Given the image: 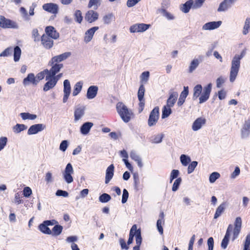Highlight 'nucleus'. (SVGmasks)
<instances>
[{
	"instance_id": "obj_1",
	"label": "nucleus",
	"mask_w": 250,
	"mask_h": 250,
	"mask_svg": "<svg viewBox=\"0 0 250 250\" xmlns=\"http://www.w3.org/2000/svg\"><path fill=\"white\" fill-rule=\"evenodd\" d=\"M246 49H244L240 55L236 54L232 59L229 73V81L233 82L238 75L240 67V61L245 56Z\"/></svg>"
},
{
	"instance_id": "obj_2",
	"label": "nucleus",
	"mask_w": 250,
	"mask_h": 250,
	"mask_svg": "<svg viewBox=\"0 0 250 250\" xmlns=\"http://www.w3.org/2000/svg\"><path fill=\"white\" fill-rule=\"evenodd\" d=\"M116 109L117 112L120 115L121 119L125 123H128L131 119L133 113L131 110L123 103L119 102L117 104Z\"/></svg>"
},
{
	"instance_id": "obj_3",
	"label": "nucleus",
	"mask_w": 250,
	"mask_h": 250,
	"mask_svg": "<svg viewBox=\"0 0 250 250\" xmlns=\"http://www.w3.org/2000/svg\"><path fill=\"white\" fill-rule=\"evenodd\" d=\"M159 118V108L158 106L155 107L150 112L148 120V125L150 127L156 125Z\"/></svg>"
},
{
	"instance_id": "obj_4",
	"label": "nucleus",
	"mask_w": 250,
	"mask_h": 250,
	"mask_svg": "<svg viewBox=\"0 0 250 250\" xmlns=\"http://www.w3.org/2000/svg\"><path fill=\"white\" fill-rule=\"evenodd\" d=\"M0 26L3 28H18V24L10 19L5 18L3 16H0Z\"/></svg>"
},
{
	"instance_id": "obj_5",
	"label": "nucleus",
	"mask_w": 250,
	"mask_h": 250,
	"mask_svg": "<svg viewBox=\"0 0 250 250\" xmlns=\"http://www.w3.org/2000/svg\"><path fill=\"white\" fill-rule=\"evenodd\" d=\"M242 226V219L240 217H237L234 222V228L232 229V237L231 240L234 241L240 233Z\"/></svg>"
},
{
	"instance_id": "obj_6",
	"label": "nucleus",
	"mask_w": 250,
	"mask_h": 250,
	"mask_svg": "<svg viewBox=\"0 0 250 250\" xmlns=\"http://www.w3.org/2000/svg\"><path fill=\"white\" fill-rule=\"evenodd\" d=\"M150 24L145 23H136L129 27V31L131 33L144 32L147 30L150 27Z\"/></svg>"
},
{
	"instance_id": "obj_7",
	"label": "nucleus",
	"mask_w": 250,
	"mask_h": 250,
	"mask_svg": "<svg viewBox=\"0 0 250 250\" xmlns=\"http://www.w3.org/2000/svg\"><path fill=\"white\" fill-rule=\"evenodd\" d=\"M73 172L72 165L70 163L67 164L63 173V177L65 181L68 184L72 183L73 181V178L71 176Z\"/></svg>"
},
{
	"instance_id": "obj_8",
	"label": "nucleus",
	"mask_w": 250,
	"mask_h": 250,
	"mask_svg": "<svg viewBox=\"0 0 250 250\" xmlns=\"http://www.w3.org/2000/svg\"><path fill=\"white\" fill-rule=\"evenodd\" d=\"M211 88L212 84L210 83L204 87L203 91L199 98L200 104L203 103L208 99L211 91Z\"/></svg>"
},
{
	"instance_id": "obj_9",
	"label": "nucleus",
	"mask_w": 250,
	"mask_h": 250,
	"mask_svg": "<svg viewBox=\"0 0 250 250\" xmlns=\"http://www.w3.org/2000/svg\"><path fill=\"white\" fill-rule=\"evenodd\" d=\"M232 229L233 226L231 224L229 225L227 228L225 235L221 244V247L224 250H225L228 247L229 242V236L232 232Z\"/></svg>"
},
{
	"instance_id": "obj_10",
	"label": "nucleus",
	"mask_w": 250,
	"mask_h": 250,
	"mask_svg": "<svg viewBox=\"0 0 250 250\" xmlns=\"http://www.w3.org/2000/svg\"><path fill=\"white\" fill-rule=\"evenodd\" d=\"M99 16L98 12L93 10H90L86 13L84 19L88 23H92L98 19Z\"/></svg>"
},
{
	"instance_id": "obj_11",
	"label": "nucleus",
	"mask_w": 250,
	"mask_h": 250,
	"mask_svg": "<svg viewBox=\"0 0 250 250\" xmlns=\"http://www.w3.org/2000/svg\"><path fill=\"white\" fill-rule=\"evenodd\" d=\"M63 97L62 101L63 103H65L71 93V85L70 82L68 80H65L63 82Z\"/></svg>"
},
{
	"instance_id": "obj_12",
	"label": "nucleus",
	"mask_w": 250,
	"mask_h": 250,
	"mask_svg": "<svg viewBox=\"0 0 250 250\" xmlns=\"http://www.w3.org/2000/svg\"><path fill=\"white\" fill-rule=\"evenodd\" d=\"M70 55H71V53L69 52H67L62 53L61 55L53 57L51 59V60L49 61V64L50 65H53L55 63H58V62H62V61L66 60L67 58H68L69 57H70Z\"/></svg>"
},
{
	"instance_id": "obj_13",
	"label": "nucleus",
	"mask_w": 250,
	"mask_h": 250,
	"mask_svg": "<svg viewBox=\"0 0 250 250\" xmlns=\"http://www.w3.org/2000/svg\"><path fill=\"white\" fill-rule=\"evenodd\" d=\"M250 134V119L246 120L241 129V136L242 138H248Z\"/></svg>"
},
{
	"instance_id": "obj_14",
	"label": "nucleus",
	"mask_w": 250,
	"mask_h": 250,
	"mask_svg": "<svg viewBox=\"0 0 250 250\" xmlns=\"http://www.w3.org/2000/svg\"><path fill=\"white\" fill-rule=\"evenodd\" d=\"M45 80L47 81V82L44 84L43 87V90L45 92L53 88L57 83L56 81L50 76H46Z\"/></svg>"
},
{
	"instance_id": "obj_15",
	"label": "nucleus",
	"mask_w": 250,
	"mask_h": 250,
	"mask_svg": "<svg viewBox=\"0 0 250 250\" xmlns=\"http://www.w3.org/2000/svg\"><path fill=\"white\" fill-rule=\"evenodd\" d=\"M206 123V120L203 117H199L197 118L193 123L192 125V129L196 131L200 129Z\"/></svg>"
},
{
	"instance_id": "obj_16",
	"label": "nucleus",
	"mask_w": 250,
	"mask_h": 250,
	"mask_svg": "<svg viewBox=\"0 0 250 250\" xmlns=\"http://www.w3.org/2000/svg\"><path fill=\"white\" fill-rule=\"evenodd\" d=\"M46 127L45 125L38 124L31 125L28 130L27 134L28 135H32L38 133L39 132L41 131L44 129Z\"/></svg>"
},
{
	"instance_id": "obj_17",
	"label": "nucleus",
	"mask_w": 250,
	"mask_h": 250,
	"mask_svg": "<svg viewBox=\"0 0 250 250\" xmlns=\"http://www.w3.org/2000/svg\"><path fill=\"white\" fill-rule=\"evenodd\" d=\"M42 8L46 11L50 12L53 14H56L58 13L59 6L56 3H48L44 4Z\"/></svg>"
},
{
	"instance_id": "obj_18",
	"label": "nucleus",
	"mask_w": 250,
	"mask_h": 250,
	"mask_svg": "<svg viewBox=\"0 0 250 250\" xmlns=\"http://www.w3.org/2000/svg\"><path fill=\"white\" fill-rule=\"evenodd\" d=\"M237 0H224L219 5L218 12L225 11L230 8Z\"/></svg>"
},
{
	"instance_id": "obj_19",
	"label": "nucleus",
	"mask_w": 250,
	"mask_h": 250,
	"mask_svg": "<svg viewBox=\"0 0 250 250\" xmlns=\"http://www.w3.org/2000/svg\"><path fill=\"white\" fill-rule=\"evenodd\" d=\"M23 84L24 86L30 84L36 85L39 83V81L36 79L35 76L33 73H29L27 76L23 80Z\"/></svg>"
},
{
	"instance_id": "obj_20",
	"label": "nucleus",
	"mask_w": 250,
	"mask_h": 250,
	"mask_svg": "<svg viewBox=\"0 0 250 250\" xmlns=\"http://www.w3.org/2000/svg\"><path fill=\"white\" fill-rule=\"evenodd\" d=\"M99 29V27L94 26L93 27L88 30H87L85 33L84 41L86 43H88L91 41L93 38V37L95 33V32Z\"/></svg>"
},
{
	"instance_id": "obj_21",
	"label": "nucleus",
	"mask_w": 250,
	"mask_h": 250,
	"mask_svg": "<svg viewBox=\"0 0 250 250\" xmlns=\"http://www.w3.org/2000/svg\"><path fill=\"white\" fill-rule=\"evenodd\" d=\"M85 107L80 106L77 107L74 111V122L77 123L84 114Z\"/></svg>"
},
{
	"instance_id": "obj_22",
	"label": "nucleus",
	"mask_w": 250,
	"mask_h": 250,
	"mask_svg": "<svg viewBox=\"0 0 250 250\" xmlns=\"http://www.w3.org/2000/svg\"><path fill=\"white\" fill-rule=\"evenodd\" d=\"M221 24V21L208 22L203 26L202 29L204 30H213L218 28Z\"/></svg>"
},
{
	"instance_id": "obj_23",
	"label": "nucleus",
	"mask_w": 250,
	"mask_h": 250,
	"mask_svg": "<svg viewBox=\"0 0 250 250\" xmlns=\"http://www.w3.org/2000/svg\"><path fill=\"white\" fill-rule=\"evenodd\" d=\"M51 65L52 66L51 68L49 70L48 69V76L51 77L56 75L63 67V64L62 63H55Z\"/></svg>"
},
{
	"instance_id": "obj_24",
	"label": "nucleus",
	"mask_w": 250,
	"mask_h": 250,
	"mask_svg": "<svg viewBox=\"0 0 250 250\" xmlns=\"http://www.w3.org/2000/svg\"><path fill=\"white\" fill-rule=\"evenodd\" d=\"M41 42L42 45L46 49H50L53 45V41L48 36L43 35L41 38Z\"/></svg>"
},
{
	"instance_id": "obj_25",
	"label": "nucleus",
	"mask_w": 250,
	"mask_h": 250,
	"mask_svg": "<svg viewBox=\"0 0 250 250\" xmlns=\"http://www.w3.org/2000/svg\"><path fill=\"white\" fill-rule=\"evenodd\" d=\"M46 34L50 38L57 39L59 37V33L57 32L54 27L51 26H47L45 29Z\"/></svg>"
},
{
	"instance_id": "obj_26",
	"label": "nucleus",
	"mask_w": 250,
	"mask_h": 250,
	"mask_svg": "<svg viewBox=\"0 0 250 250\" xmlns=\"http://www.w3.org/2000/svg\"><path fill=\"white\" fill-rule=\"evenodd\" d=\"M98 87L96 85L90 86L87 89L86 98L88 99H93L97 95Z\"/></svg>"
},
{
	"instance_id": "obj_27",
	"label": "nucleus",
	"mask_w": 250,
	"mask_h": 250,
	"mask_svg": "<svg viewBox=\"0 0 250 250\" xmlns=\"http://www.w3.org/2000/svg\"><path fill=\"white\" fill-rule=\"evenodd\" d=\"M178 95V94L177 92H170L169 97L167 102L166 106L169 107H173L177 100Z\"/></svg>"
},
{
	"instance_id": "obj_28",
	"label": "nucleus",
	"mask_w": 250,
	"mask_h": 250,
	"mask_svg": "<svg viewBox=\"0 0 250 250\" xmlns=\"http://www.w3.org/2000/svg\"><path fill=\"white\" fill-rule=\"evenodd\" d=\"M114 166L110 165L106 169L105 177V183L108 184L113 178L114 175Z\"/></svg>"
},
{
	"instance_id": "obj_29",
	"label": "nucleus",
	"mask_w": 250,
	"mask_h": 250,
	"mask_svg": "<svg viewBox=\"0 0 250 250\" xmlns=\"http://www.w3.org/2000/svg\"><path fill=\"white\" fill-rule=\"evenodd\" d=\"M93 126V124L91 122L84 123L80 127L81 134L83 135L88 134Z\"/></svg>"
},
{
	"instance_id": "obj_30",
	"label": "nucleus",
	"mask_w": 250,
	"mask_h": 250,
	"mask_svg": "<svg viewBox=\"0 0 250 250\" xmlns=\"http://www.w3.org/2000/svg\"><path fill=\"white\" fill-rule=\"evenodd\" d=\"M188 86H184L183 91L181 92L180 97L177 103V104L179 106L182 105L185 101V99L188 96Z\"/></svg>"
},
{
	"instance_id": "obj_31",
	"label": "nucleus",
	"mask_w": 250,
	"mask_h": 250,
	"mask_svg": "<svg viewBox=\"0 0 250 250\" xmlns=\"http://www.w3.org/2000/svg\"><path fill=\"white\" fill-rule=\"evenodd\" d=\"M192 0H188L181 7V11L185 13H188L190 9L192 8Z\"/></svg>"
},
{
	"instance_id": "obj_32",
	"label": "nucleus",
	"mask_w": 250,
	"mask_h": 250,
	"mask_svg": "<svg viewBox=\"0 0 250 250\" xmlns=\"http://www.w3.org/2000/svg\"><path fill=\"white\" fill-rule=\"evenodd\" d=\"M226 207V204L225 203H222L218 207L214 214V219H217L222 214L225 210Z\"/></svg>"
},
{
	"instance_id": "obj_33",
	"label": "nucleus",
	"mask_w": 250,
	"mask_h": 250,
	"mask_svg": "<svg viewBox=\"0 0 250 250\" xmlns=\"http://www.w3.org/2000/svg\"><path fill=\"white\" fill-rule=\"evenodd\" d=\"M83 85V83L82 81H80L76 83L74 86V89L72 92V95L73 96H77L81 91Z\"/></svg>"
},
{
	"instance_id": "obj_34",
	"label": "nucleus",
	"mask_w": 250,
	"mask_h": 250,
	"mask_svg": "<svg viewBox=\"0 0 250 250\" xmlns=\"http://www.w3.org/2000/svg\"><path fill=\"white\" fill-rule=\"evenodd\" d=\"M48 225L45 222L43 221L42 223L39 226V229L43 233L47 234H51L52 231L48 227Z\"/></svg>"
},
{
	"instance_id": "obj_35",
	"label": "nucleus",
	"mask_w": 250,
	"mask_h": 250,
	"mask_svg": "<svg viewBox=\"0 0 250 250\" xmlns=\"http://www.w3.org/2000/svg\"><path fill=\"white\" fill-rule=\"evenodd\" d=\"M115 19V17L113 13H108L103 17V21L105 24H109Z\"/></svg>"
},
{
	"instance_id": "obj_36",
	"label": "nucleus",
	"mask_w": 250,
	"mask_h": 250,
	"mask_svg": "<svg viewBox=\"0 0 250 250\" xmlns=\"http://www.w3.org/2000/svg\"><path fill=\"white\" fill-rule=\"evenodd\" d=\"M27 128V126L23 124H17L16 125L13 127V131L16 133L18 134L25 130Z\"/></svg>"
},
{
	"instance_id": "obj_37",
	"label": "nucleus",
	"mask_w": 250,
	"mask_h": 250,
	"mask_svg": "<svg viewBox=\"0 0 250 250\" xmlns=\"http://www.w3.org/2000/svg\"><path fill=\"white\" fill-rule=\"evenodd\" d=\"M202 86L201 84L196 85L193 88V98L197 99L201 95Z\"/></svg>"
},
{
	"instance_id": "obj_38",
	"label": "nucleus",
	"mask_w": 250,
	"mask_h": 250,
	"mask_svg": "<svg viewBox=\"0 0 250 250\" xmlns=\"http://www.w3.org/2000/svg\"><path fill=\"white\" fill-rule=\"evenodd\" d=\"M21 49L19 46H16L14 49V60L17 62L20 60L21 55Z\"/></svg>"
},
{
	"instance_id": "obj_39",
	"label": "nucleus",
	"mask_w": 250,
	"mask_h": 250,
	"mask_svg": "<svg viewBox=\"0 0 250 250\" xmlns=\"http://www.w3.org/2000/svg\"><path fill=\"white\" fill-rule=\"evenodd\" d=\"M171 107L165 105L162 110V118L165 119L168 117L171 114Z\"/></svg>"
},
{
	"instance_id": "obj_40",
	"label": "nucleus",
	"mask_w": 250,
	"mask_h": 250,
	"mask_svg": "<svg viewBox=\"0 0 250 250\" xmlns=\"http://www.w3.org/2000/svg\"><path fill=\"white\" fill-rule=\"evenodd\" d=\"M199 64V61L197 59H194L193 60L189 65V72L192 73L195 69L198 67Z\"/></svg>"
},
{
	"instance_id": "obj_41",
	"label": "nucleus",
	"mask_w": 250,
	"mask_h": 250,
	"mask_svg": "<svg viewBox=\"0 0 250 250\" xmlns=\"http://www.w3.org/2000/svg\"><path fill=\"white\" fill-rule=\"evenodd\" d=\"M20 116L23 120H35L37 118V115L32 114L29 113L23 112L20 114Z\"/></svg>"
},
{
	"instance_id": "obj_42",
	"label": "nucleus",
	"mask_w": 250,
	"mask_h": 250,
	"mask_svg": "<svg viewBox=\"0 0 250 250\" xmlns=\"http://www.w3.org/2000/svg\"><path fill=\"white\" fill-rule=\"evenodd\" d=\"M180 159L181 164L184 166H187L191 162L190 158L185 154H182Z\"/></svg>"
},
{
	"instance_id": "obj_43",
	"label": "nucleus",
	"mask_w": 250,
	"mask_h": 250,
	"mask_svg": "<svg viewBox=\"0 0 250 250\" xmlns=\"http://www.w3.org/2000/svg\"><path fill=\"white\" fill-rule=\"evenodd\" d=\"M74 17L75 20L77 22L79 23H81L82 22L83 17L82 16V12L80 10H76L74 12Z\"/></svg>"
},
{
	"instance_id": "obj_44",
	"label": "nucleus",
	"mask_w": 250,
	"mask_h": 250,
	"mask_svg": "<svg viewBox=\"0 0 250 250\" xmlns=\"http://www.w3.org/2000/svg\"><path fill=\"white\" fill-rule=\"evenodd\" d=\"M205 0H192V9H197L202 7Z\"/></svg>"
},
{
	"instance_id": "obj_45",
	"label": "nucleus",
	"mask_w": 250,
	"mask_h": 250,
	"mask_svg": "<svg viewBox=\"0 0 250 250\" xmlns=\"http://www.w3.org/2000/svg\"><path fill=\"white\" fill-rule=\"evenodd\" d=\"M250 30V18H247L246 19L245 24L243 27V34L246 35Z\"/></svg>"
},
{
	"instance_id": "obj_46",
	"label": "nucleus",
	"mask_w": 250,
	"mask_h": 250,
	"mask_svg": "<svg viewBox=\"0 0 250 250\" xmlns=\"http://www.w3.org/2000/svg\"><path fill=\"white\" fill-rule=\"evenodd\" d=\"M62 229L63 228L62 226L56 225L52 229V233H53L54 235L58 236L62 233Z\"/></svg>"
},
{
	"instance_id": "obj_47",
	"label": "nucleus",
	"mask_w": 250,
	"mask_h": 250,
	"mask_svg": "<svg viewBox=\"0 0 250 250\" xmlns=\"http://www.w3.org/2000/svg\"><path fill=\"white\" fill-rule=\"evenodd\" d=\"M145 88L143 84H141L139 88L138 91V98L139 101L142 100V99H144V96L145 94Z\"/></svg>"
},
{
	"instance_id": "obj_48",
	"label": "nucleus",
	"mask_w": 250,
	"mask_h": 250,
	"mask_svg": "<svg viewBox=\"0 0 250 250\" xmlns=\"http://www.w3.org/2000/svg\"><path fill=\"white\" fill-rule=\"evenodd\" d=\"M111 196L107 193H103L99 196V200L101 203H107L111 200Z\"/></svg>"
},
{
	"instance_id": "obj_49",
	"label": "nucleus",
	"mask_w": 250,
	"mask_h": 250,
	"mask_svg": "<svg viewBox=\"0 0 250 250\" xmlns=\"http://www.w3.org/2000/svg\"><path fill=\"white\" fill-rule=\"evenodd\" d=\"M47 75H48V69H45L38 73L35 77L36 79L39 82L40 81L42 80L45 77V76L46 77Z\"/></svg>"
},
{
	"instance_id": "obj_50",
	"label": "nucleus",
	"mask_w": 250,
	"mask_h": 250,
	"mask_svg": "<svg viewBox=\"0 0 250 250\" xmlns=\"http://www.w3.org/2000/svg\"><path fill=\"white\" fill-rule=\"evenodd\" d=\"M164 224V220L159 219L157 221V228L160 234H163V225Z\"/></svg>"
},
{
	"instance_id": "obj_51",
	"label": "nucleus",
	"mask_w": 250,
	"mask_h": 250,
	"mask_svg": "<svg viewBox=\"0 0 250 250\" xmlns=\"http://www.w3.org/2000/svg\"><path fill=\"white\" fill-rule=\"evenodd\" d=\"M220 176V174L217 172H212L209 176V180L210 183H213Z\"/></svg>"
},
{
	"instance_id": "obj_52",
	"label": "nucleus",
	"mask_w": 250,
	"mask_h": 250,
	"mask_svg": "<svg viewBox=\"0 0 250 250\" xmlns=\"http://www.w3.org/2000/svg\"><path fill=\"white\" fill-rule=\"evenodd\" d=\"M197 165L198 162L197 161H192L191 162L188 167V173L190 174L193 172Z\"/></svg>"
},
{
	"instance_id": "obj_53",
	"label": "nucleus",
	"mask_w": 250,
	"mask_h": 250,
	"mask_svg": "<svg viewBox=\"0 0 250 250\" xmlns=\"http://www.w3.org/2000/svg\"><path fill=\"white\" fill-rule=\"evenodd\" d=\"M164 137L163 134H158L152 137V139L151 140L152 143L158 144L162 141V139Z\"/></svg>"
},
{
	"instance_id": "obj_54",
	"label": "nucleus",
	"mask_w": 250,
	"mask_h": 250,
	"mask_svg": "<svg viewBox=\"0 0 250 250\" xmlns=\"http://www.w3.org/2000/svg\"><path fill=\"white\" fill-rule=\"evenodd\" d=\"M149 77V72L148 71H145L142 73L140 76L141 81L143 83H146Z\"/></svg>"
},
{
	"instance_id": "obj_55",
	"label": "nucleus",
	"mask_w": 250,
	"mask_h": 250,
	"mask_svg": "<svg viewBox=\"0 0 250 250\" xmlns=\"http://www.w3.org/2000/svg\"><path fill=\"white\" fill-rule=\"evenodd\" d=\"M181 182H182L181 178H178L175 180V181H174V182L173 184L172 188V190L173 191H176L178 190L179 185H180Z\"/></svg>"
},
{
	"instance_id": "obj_56",
	"label": "nucleus",
	"mask_w": 250,
	"mask_h": 250,
	"mask_svg": "<svg viewBox=\"0 0 250 250\" xmlns=\"http://www.w3.org/2000/svg\"><path fill=\"white\" fill-rule=\"evenodd\" d=\"M250 234L247 235L243 250H250Z\"/></svg>"
},
{
	"instance_id": "obj_57",
	"label": "nucleus",
	"mask_w": 250,
	"mask_h": 250,
	"mask_svg": "<svg viewBox=\"0 0 250 250\" xmlns=\"http://www.w3.org/2000/svg\"><path fill=\"white\" fill-rule=\"evenodd\" d=\"M7 141V138L6 137H1L0 138V151L6 146Z\"/></svg>"
},
{
	"instance_id": "obj_58",
	"label": "nucleus",
	"mask_w": 250,
	"mask_h": 250,
	"mask_svg": "<svg viewBox=\"0 0 250 250\" xmlns=\"http://www.w3.org/2000/svg\"><path fill=\"white\" fill-rule=\"evenodd\" d=\"M12 52V48L8 47L0 54V57H7Z\"/></svg>"
},
{
	"instance_id": "obj_59",
	"label": "nucleus",
	"mask_w": 250,
	"mask_h": 250,
	"mask_svg": "<svg viewBox=\"0 0 250 250\" xmlns=\"http://www.w3.org/2000/svg\"><path fill=\"white\" fill-rule=\"evenodd\" d=\"M162 12L164 17H165L168 20H172L174 19V17L171 13L167 12L165 9H162Z\"/></svg>"
},
{
	"instance_id": "obj_60",
	"label": "nucleus",
	"mask_w": 250,
	"mask_h": 250,
	"mask_svg": "<svg viewBox=\"0 0 250 250\" xmlns=\"http://www.w3.org/2000/svg\"><path fill=\"white\" fill-rule=\"evenodd\" d=\"M32 36L35 42H38L40 40L39 34L37 28H35L32 30Z\"/></svg>"
},
{
	"instance_id": "obj_61",
	"label": "nucleus",
	"mask_w": 250,
	"mask_h": 250,
	"mask_svg": "<svg viewBox=\"0 0 250 250\" xmlns=\"http://www.w3.org/2000/svg\"><path fill=\"white\" fill-rule=\"evenodd\" d=\"M68 144L67 141L63 140L61 142V143L60 145L59 148L61 151L64 152L66 150V149L68 147Z\"/></svg>"
},
{
	"instance_id": "obj_62",
	"label": "nucleus",
	"mask_w": 250,
	"mask_h": 250,
	"mask_svg": "<svg viewBox=\"0 0 250 250\" xmlns=\"http://www.w3.org/2000/svg\"><path fill=\"white\" fill-rule=\"evenodd\" d=\"M208 250H213L214 248V240L212 237H209L207 241Z\"/></svg>"
},
{
	"instance_id": "obj_63",
	"label": "nucleus",
	"mask_w": 250,
	"mask_h": 250,
	"mask_svg": "<svg viewBox=\"0 0 250 250\" xmlns=\"http://www.w3.org/2000/svg\"><path fill=\"white\" fill-rule=\"evenodd\" d=\"M32 193V190L29 187H26L24 188L23 194L25 197H29L31 195Z\"/></svg>"
},
{
	"instance_id": "obj_64",
	"label": "nucleus",
	"mask_w": 250,
	"mask_h": 250,
	"mask_svg": "<svg viewBox=\"0 0 250 250\" xmlns=\"http://www.w3.org/2000/svg\"><path fill=\"white\" fill-rule=\"evenodd\" d=\"M225 79L222 76L218 77L216 80V86L218 88H220L225 82Z\"/></svg>"
}]
</instances>
